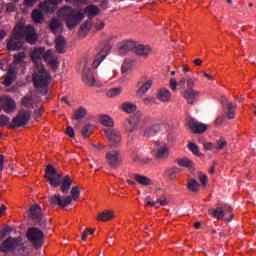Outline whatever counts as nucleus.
<instances>
[{"label": "nucleus", "instance_id": "nucleus-34", "mask_svg": "<svg viewBox=\"0 0 256 256\" xmlns=\"http://www.w3.org/2000/svg\"><path fill=\"white\" fill-rule=\"evenodd\" d=\"M115 215H113V212L111 211H104L98 215V221H111Z\"/></svg>", "mask_w": 256, "mask_h": 256}, {"label": "nucleus", "instance_id": "nucleus-17", "mask_svg": "<svg viewBox=\"0 0 256 256\" xmlns=\"http://www.w3.org/2000/svg\"><path fill=\"white\" fill-rule=\"evenodd\" d=\"M82 81L88 87H93V85H95V76L93 75L91 68L85 66V64L82 72Z\"/></svg>", "mask_w": 256, "mask_h": 256}, {"label": "nucleus", "instance_id": "nucleus-33", "mask_svg": "<svg viewBox=\"0 0 256 256\" xmlns=\"http://www.w3.org/2000/svg\"><path fill=\"white\" fill-rule=\"evenodd\" d=\"M200 187L201 185L199 184V182H197V180L190 179L188 181L187 188L189 189V191H192V193H197Z\"/></svg>", "mask_w": 256, "mask_h": 256}, {"label": "nucleus", "instance_id": "nucleus-57", "mask_svg": "<svg viewBox=\"0 0 256 256\" xmlns=\"http://www.w3.org/2000/svg\"><path fill=\"white\" fill-rule=\"evenodd\" d=\"M223 121H225V116H218L214 122V125L219 126L223 124Z\"/></svg>", "mask_w": 256, "mask_h": 256}, {"label": "nucleus", "instance_id": "nucleus-4", "mask_svg": "<svg viewBox=\"0 0 256 256\" xmlns=\"http://www.w3.org/2000/svg\"><path fill=\"white\" fill-rule=\"evenodd\" d=\"M60 17L65 21L69 31L75 29L77 25L85 19V13L81 9H74L70 6H64L59 10Z\"/></svg>", "mask_w": 256, "mask_h": 256}, {"label": "nucleus", "instance_id": "nucleus-9", "mask_svg": "<svg viewBox=\"0 0 256 256\" xmlns=\"http://www.w3.org/2000/svg\"><path fill=\"white\" fill-rule=\"evenodd\" d=\"M49 203L51 207H60L65 209L71 205V196H61V194H54L49 197Z\"/></svg>", "mask_w": 256, "mask_h": 256}, {"label": "nucleus", "instance_id": "nucleus-23", "mask_svg": "<svg viewBox=\"0 0 256 256\" xmlns=\"http://www.w3.org/2000/svg\"><path fill=\"white\" fill-rule=\"evenodd\" d=\"M133 179H135L137 183L143 185L144 187H149V185H153V180L141 174H133Z\"/></svg>", "mask_w": 256, "mask_h": 256}, {"label": "nucleus", "instance_id": "nucleus-40", "mask_svg": "<svg viewBox=\"0 0 256 256\" xmlns=\"http://www.w3.org/2000/svg\"><path fill=\"white\" fill-rule=\"evenodd\" d=\"M188 149L193 153V155H196V157H201V151L199 150V146L195 142H190L188 144Z\"/></svg>", "mask_w": 256, "mask_h": 256}, {"label": "nucleus", "instance_id": "nucleus-8", "mask_svg": "<svg viewBox=\"0 0 256 256\" xmlns=\"http://www.w3.org/2000/svg\"><path fill=\"white\" fill-rule=\"evenodd\" d=\"M30 217L35 221V224L40 227H45V225H47V220L45 219V216H43L39 204H33L30 207Z\"/></svg>", "mask_w": 256, "mask_h": 256}, {"label": "nucleus", "instance_id": "nucleus-51", "mask_svg": "<svg viewBox=\"0 0 256 256\" xmlns=\"http://www.w3.org/2000/svg\"><path fill=\"white\" fill-rule=\"evenodd\" d=\"M95 233V230L88 228L82 233V241H85L89 235H93Z\"/></svg>", "mask_w": 256, "mask_h": 256}, {"label": "nucleus", "instance_id": "nucleus-60", "mask_svg": "<svg viewBox=\"0 0 256 256\" xmlns=\"http://www.w3.org/2000/svg\"><path fill=\"white\" fill-rule=\"evenodd\" d=\"M170 89H172V91H175L177 89V80L170 79Z\"/></svg>", "mask_w": 256, "mask_h": 256}, {"label": "nucleus", "instance_id": "nucleus-38", "mask_svg": "<svg viewBox=\"0 0 256 256\" xmlns=\"http://www.w3.org/2000/svg\"><path fill=\"white\" fill-rule=\"evenodd\" d=\"M165 173L170 179H175L177 177V174L181 173V169L177 167H171L168 168Z\"/></svg>", "mask_w": 256, "mask_h": 256}, {"label": "nucleus", "instance_id": "nucleus-24", "mask_svg": "<svg viewBox=\"0 0 256 256\" xmlns=\"http://www.w3.org/2000/svg\"><path fill=\"white\" fill-rule=\"evenodd\" d=\"M84 12L88 14V19L91 21L93 17H97V15H99L100 10L99 7L91 4L85 8Z\"/></svg>", "mask_w": 256, "mask_h": 256}, {"label": "nucleus", "instance_id": "nucleus-6", "mask_svg": "<svg viewBox=\"0 0 256 256\" xmlns=\"http://www.w3.org/2000/svg\"><path fill=\"white\" fill-rule=\"evenodd\" d=\"M51 80V74L45 70L44 66L37 67L33 75V83L36 89H42L43 93H47V86Z\"/></svg>", "mask_w": 256, "mask_h": 256}, {"label": "nucleus", "instance_id": "nucleus-13", "mask_svg": "<svg viewBox=\"0 0 256 256\" xmlns=\"http://www.w3.org/2000/svg\"><path fill=\"white\" fill-rule=\"evenodd\" d=\"M138 90L136 92L137 97H143L147 91L153 87V80L148 79L147 76H143L137 83Z\"/></svg>", "mask_w": 256, "mask_h": 256}, {"label": "nucleus", "instance_id": "nucleus-55", "mask_svg": "<svg viewBox=\"0 0 256 256\" xmlns=\"http://www.w3.org/2000/svg\"><path fill=\"white\" fill-rule=\"evenodd\" d=\"M66 134L68 135V137H71V138L75 137V130L73 129V127L68 126L66 128Z\"/></svg>", "mask_w": 256, "mask_h": 256}, {"label": "nucleus", "instance_id": "nucleus-15", "mask_svg": "<svg viewBox=\"0 0 256 256\" xmlns=\"http://www.w3.org/2000/svg\"><path fill=\"white\" fill-rule=\"evenodd\" d=\"M111 50V45H109V42H106L104 45V48L96 55V58L94 59L92 63V67L94 69H97L99 65L103 62V59L109 55V51Z\"/></svg>", "mask_w": 256, "mask_h": 256}, {"label": "nucleus", "instance_id": "nucleus-45", "mask_svg": "<svg viewBox=\"0 0 256 256\" xmlns=\"http://www.w3.org/2000/svg\"><path fill=\"white\" fill-rule=\"evenodd\" d=\"M117 95H121V88H111L107 92V97H117Z\"/></svg>", "mask_w": 256, "mask_h": 256}, {"label": "nucleus", "instance_id": "nucleus-7", "mask_svg": "<svg viewBox=\"0 0 256 256\" xmlns=\"http://www.w3.org/2000/svg\"><path fill=\"white\" fill-rule=\"evenodd\" d=\"M26 237L34 249H41L45 243V234L37 227H31L26 232Z\"/></svg>", "mask_w": 256, "mask_h": 256}, {"label": "nucleus", "instance_id": "nucleus-22", "mask_svg": "<svg viewBox=\"0 0 256 256\" xmlns=\"http://www.w3.org/2000/svg\"><path fill=\"white\" fill-rule=\"evenodd\" d=\"M2 103L4 106V111H6V113H13V111H15V100L9 97H4L2 98Z\"/></svg>", "mask_w": 256, "mask_h": 256}, {"label": "nucleus", "instance_id": "nucleus-41", "mask_svg": "<svg viewBox=\"0 0 256 256\" xmlns=\"http://www.w3.org/2000/svg\"><path fill=\"white\" fill-rule=\"evenodd\" d=\"M81 196V190L79 189V187L74 186L71 189V203H73V201H77L78 198Z\"/></svg>", "mask_w": 256, "mask_h": 256}, {"label": "nucleus", "instance_id": "nucleus-5", "mask_svg": "<svg viewBox=\"0 0 256 256\" xmlns=\"http://www.w3.org/2000/svg\"><path fill=\"white\" fill-rule=\"evenodd\" d=\"M121 53H129V51H133L136 55L140 57H147L151 53V48L149 46L137 44L132 41H124L118 45Z\"/></svg>", "mask_w": 256, "mask_h": 256}, {"label": "nucleus", "instance_id": "nucleus-63", "mask_svg": "<svg viewBox=\"0 0 256 256\" xmlns=\"http://www.w3.org/2000/svg\"><path fill=\"white\" fill-rule=\"evenodd\" d=\"M132 160L134 163H137V161H141V158L139 157V154L137 152L132 153Z\"/></svg>", "mask_w": 256, "mask_h": 256}, {"label": "nucleus", "instance_id": "nucleus-59", "mask_svg": "<svg viewBox=\"0 0 256 256\" xmlns=\"http://www.w3.org/2000/svg\"><path fill=\"white\" fill-rule=\"evenodd\" d=\"M37 3V0H24L25 7H33Z\"/></svg>", "mask_w": 256, "mask_h": 256}, {"label": "nucleus", "instance_id": "nucleus-29", "mask_svg": "<svg viewBox=\"0 0 256 256\" xmlns=\"http://www.w3.org/2000/svg\"><path fill=\"white\" fill-rule=\"evenodd\" d=\"M48 27L52 33H57L59 29H63V24L59 20L53 18L52 21L48 24Z\"/></svg>", "mask_w": 256, "mask_h": 256}, {"label": "nucleus", "instance_id": "nucleus-44", "mask_svg": "<svg viewBox=\"0 0 256 256\" xmlns=\"http://www.w3.org/2000/svg\"><path fill=\"white\" fill-rule=\"evenodd\" d=\"M22 105L24 107H31L33 109V98L31 96H25L22 99Z\"/></svg>", "mask_w": 256, "mask_h": 256}, {"label": "nucleus", "instance_id": "nucleus-32", "mask_svg": "<svg viewBox=\"0 0 256 256\" xmlns=\"http://www.w3.org/2000/svg\"><path fill=\"white\" fill-rule=\"evenodd\" d=\"M209 214L216 219H223L225 217V212H223V208L217 207L216 209H210Z\"/></svg>", "mask_w": 256, "mask_h": 256}, {"label": "nucleus", "instance_id": "nucleus-26", "mask_svg": "<svg viewBox=\"0 0 256 256\" xmlns=\"http://www.w3.org/2000/svg\"><path fill=\"white\" fill-rule=\"evenodd\" d=\"M65 45H67V43L65 42V38L63 36H58L55 40V47L57 53H65Z\"/></svg>", "mask_w": 256, "mask_h": 256}, {"label": "nucleus", "instance_id": "nucleus-1", "mask_svg": "<svg viewBox=\"0 0 256 256\" xmlns=\"http://www.w3.org/2000/svg\"><path fill=\"white\" fill-rule=\"evenodd\" d=\"M25 38L30 45H35V43H37L38 36L35 32V27L32 25L26 27L16 25L7 43L8 51H19V49L23 47V39Z\"/></svg>", "mask_w": 256, "mask_h": 256}, {"label": "nucleus", "instance_id": "nucleus-47", "mask_svg": "<svg viewBox=\"0 0 256 256\" xmlns=\"http://www.w3.org/2000/svg\"><path fill=\"white\" fill-rule=\"evenodd\" d=\"M16 256H27L29 253L27 252V248L25 246H18Z\"/></svg>", "mask_w": 256, "mask_h": 256}, {"label": "nucleus", "instance_id": "nucleus-12", "mask_svg": "<svg viewBox=\"0 0 256 256\" xmlns=\"http://www.w3.org/2000/svg\"><path fill=\"white\" fill-rule=\"evenodd\" d=\"M106 162L111 169H117L121 165L122 157L119 150H111L106 153Z\"/></svg>", "mask_w": 256, "mask_h": 256}, {"label": "nucleus", "instance_id": "nucleus-19", "mask_svg": "<svg viewBox=\"0 0 256 256\" xmlns=\"http://www.w3.org/2000/svg\"><path fill=\"white\" fill-rule=\"evenodd\" d=\"M137 127H139V117L137 114L124 122V129L127 133H133Z\"/></svg>", "mask_w": 256, "mask_h": 256}, {"label": "nucleus", "instance_id": "nucleus-62", "mask_svg": "<svg viewBox=\"0 0 256 256\" xmlns=\"http://www.w3.org/2000/svg\"><path fill=\"white\" fill-rule=\"evenodd\" d=\"M96 31H101L102 29H105V23L99 22L95 24Z\"/></svg>", "mask_w": 256, "mask_h": 256}, {"label": "nucleus", "instance_id": "nucleus-49", "mask_svg": "<svg viewBox=\"0 0 256 256\" xmlns=\"http://www.w3.org/2000/svg\"><path fill=\"white\" fill-rule=\"evenodd\" d=\"M25 59V53L20 52L18 54L14 55V62L17 63H23V60Z\"/></svg>", "mask_w": 256, "mask_h": 256}, {"label": "nucleus", "instance_id": "nucleus-2", "mask_svg": "<svg viewBox=\"0 0 256 256\" xmlns=\"http://www.w3.org/2000/svg\"><path fill=\"white\" fill-rule=\"evenodd\" d=\"M45 179L50 183L51 187H60V191L64 195L69 193V189H71V186L73 185L71 176L66 175L62 177L51 164L45 169Z\"/></svg>", "mask_w": 256, "mask_h": 256}, {"label": "nucleus", "instance_id": "nucleus-46", "mask_svg": "<svg viewBox=\"0 0 256 256\" xmlns=\"http://www.w3.org/2000/svg\"><path fill=\"white\" fill-rule=\"evenodd\" d=\"M195 81H197V79L187 78V80H186V85H187L186 91H195L193 89V87H195Z\"/></svg>", "mask_w": 256, "mask_h": 256}, {"label": "nucleus", "instance_id": "nucleus-14", "mask_svg": "<svg viewBox=\"0 0 256 256\" xmlns=\"http://www.w3.org/2000/svg\"><path fill=\"white\" fill-rule=\"evenodd\" d=\"M18 247H19V242L17 241V239L13 237H8L0 245V252L11 253V251H15V249H17Z\"/></svg>", "mask_w": 256, "mask_h": 256}, {"label": "nucleus", "instance_id": "nucleus-28", "mask_svg": "<svg viewBox=\"0 0 256 256\" xmlns=\"http://www.w3.org/2000/svg\"><path fill=\"white\" fill-rule=\"evenodd\" d=\"M176 163L180 167H185L186 169H193V167H195V163L189 158L177 159Z\"/></svg>", "mask_w": 256, "mask_h": 256}, {"label": "nucleus", "instance_id": "nucleus-48", "mask_svg": "<svg viewBox=\"0 0 256 256\" xmlns=\"http://www.w3.org/2000/svg\"><path fill=\"white\" fill-rule=\"evenodd\" d=\"M225 147H227V141L223 138H220L218 141H217V147L216 149L218 151H221V149H225Z\"/></svg>", "mask_w": 256, "mask_h": 256}, {"label": "nucleus", "instance_id": "nucleus-39", "mask_svg": "<svg viewBox=\"0 0 256 256\" xmlns=\"http://www.w3.org/2000/svg\"><path fill=\"white\" fill-rule=\"evenodd\" d=\"M137 109V106L131 102H126L122 104V111L125 113H133Z\"/></svg>", "mask_w": 256, "mask_h": 256}, {"label": "nucleus", "instance_id": "nucleus-64", "mask_svg": "<svg viewBox=\"0 0 256 256\" xmlns=\"http://www.w3.org/2000/svg\"><path fill=\"white\" fill-rule=\"evenodd\" d=\"M143 101L145 105H151L152 103H154L155 100L151 97H147V98H144Z\"/></svg>", "mask_w": 256, "mask_h": 256}, {"label": "nucleus", "instance_id": "nucleus-56", "mask_svg": "<svg viewBox=\"0 0 256 256\" xmlns=\"http://www.w3.org/2000/svg\"><path fill=\"white\" fill-rule=\"evenodd\" d=\"M199 180L200 183H202V185L205 187V185H207V175L200 173L199 174Z\"/></svg>", "mask_w": 256, "mask_h": 256}, {"label": "nucleus", "instance_id": "nucleus-35", "mask_svg": "<svg viewBox=\"0 0 256 256\" xmlns=\"http://www.w3.org/2000/svg\"><path fill=\"white\" fill-rule=\"evenodd\" d=\"M100 122L104 127H113V125H115L113 119L109 115L100 116Z\"/></svg>", "mask_w": 256, "mask_h": 256}, {"label": "nucleus", "instance_id": "nucleus-54", "mask_svg": "<svg viewBox=\"0 0 256 256\" xmlns=\"http://www.w3.org/2000/svg\"><path fill=\"white\" fill-rule=\"evenodd\" d=\"M144 203L145 205H150V207H155V205H157V202L153 201L149 196L144 199Z\"/></svg>", "mask_w": 256, "mask_h": 256}, {"label": "nucleus", "instance_id": "nucleus-11", "mask_svg": "<svg viewBox=\"0 0 256 256\" xmlns=\"http://www.w3.org/2000/svg\"><path fill=\"white\" fill-rule=\"evenodd\" d=\"M104 133L111 148L121 145V132H119V130L108 128L104 130Z\"/></svg>", "mask_w": 256, "mask_h": 256}, {"label": "nucleus", "instance_id": "nucleus-53", "mask_svg": "<svg viewBox=\"0 0 256 256\" xmlns=\"http://www.w3.org/2000/svg\"><path fill=\"white\" fill-rule=\"evenodd\" d=\"M9 123V117L5 115L0 116V127H5Z\"/></svg>", "mask_w": 256, "mask_h": 256}, {"label": "nucleus", "instance_id": "nucleus-27", "mask_svg": "<svg viewBox=\"0 0 256 256\" xmlns=\"http://www.w3.org/2000/svg\"><path fill=\"white\" fill-rule=\"evenodd\" d=\"M157 97L159 101H162L163 103H167V101L171 99V92H169V90H167L166 88H161L158 91Z\"/></svg>", "mask_w": 256, "mask_h": 256}, {"label": "nucleus", "instance_id": "nucleus-10", "mask_svg": "<svg viewBox=\"0 0 256 256\" xmlns=\"http://www.w3.org/2000/svg\"><path fill=\"white\" fill-rule=\"evenodd\" d=\"M30 119H31V112L27 110H20L18 115L13 118L11 127H13V129L17 127H23V125H27L29 123Z\"/></svg>", "mask_w": 256, "mask_h": 256}, {"label": "nucleus", "instance_id": "nucleus-3", "mask_svg": "<svg viewBox=\"0 0 256 256\" xmlns=\"http://www.w3.org/2000/svg\"><path fill=\"white\" fill-rule=\"evenodd\" d=\"M31 59L35 63L36 68L43 67V64H41L42 59L45 63H48L53 71H57L59 67V62L53 50L45 51L44 47L35 48L31 53Z\"/></svg>", "mask_w": 256, "mask_h": 256}, {"label": "nucleus", "instance_id": "nucleus-61", "mask_svg": "<svg viewBox=\"0 0 256 256\" xmlns=\"http://www.w3.org/2000/svg\"><path fill=\"white\" fill-rule=\"evenodd\" d=\"M156 203H159L160 205H162V207H165V205H169V202L167 201L166 198L164 199L158 198Z\"/></svg>", "mask_w": 256, "mask_h": 256}, {"label": "nucleus", "instance_id": "nucleus-21", "mask_svg": "<svg viewBox=\"0 0 256 256\" xmlns=\"http://www.w3.org/2000/svg\"><path fill=\"white\" fill-rule=\"evenodd\" d=\"M161 131V124H153L145 129L144 137H155Z\"/></svg>", "mask_w": 256, "mask_h": 256}, {"label": "nucleus", "instance_id": "nucleus-18", "mask_svg": "<svg viewBox=\"0 0 256 256\" xmlns=\"http://www.w3.org/2000/svg\"><path fill=\"white\" fill-rule=\"evenodd\" d=\"M157 152L155 153V158L160 161H165V159L169 158V147L167 144L161 145V143L156 142Z\"/></svg>", "mask_w": 256, "mask_h": 256}, {"label": "nucleus", "instance_id": "nucleus-30", "mask_svg": "<svg viewBox=\"0 0 256 256\" xmlns=\"http://www.w3.org/2000/svg\"><path fill=\"white\" fill-rule=\"evenodd\" d=\"M91 25H92L91 20H87L86 22L81 24L80 30H79V36L80 37H85V34L90 31Z\"/></svg>", "mask_w": 256, "mask_h": 256}, {"label": "nucleus", "instance_id": "nucleus-58", "mask_svg": "<svg viewBox=\"0 0 256 256\" xmlns=\"http://www.w3.org/2000/svg\"><path fill=\"white\" fill-rule=\"evenodd\" d=\"M5 169V156L0 154V172Z\"/></svg>", "mask_w": 256, "mask_h": 256}, {"label": "nucleus", "instance_id": "nucleus-20", "mask_svg": "<svg viewBox=\"0 0 256 256\" xmlns=\"http://www.w3.org/2000/svg\"><path fill=\"white\" fill-rule=\"evenodd\" d=\"M183 97L186 99L189 105H193L194 103H197V99H199V91L185 90Z\"/></svg>", "mask_w": 256, "mask_h": 256}, {"label": "nucleus", "instance_id": "nucleus-52", "mask_svg": "<svg viewBox=\"0 0 256 256\" xmlns=\"http://www.w3.org/2000/svg\"><path fill=\"white\" fill-rule=\"evenodd\" d=\"M15 9H17V5H15L13 2H10L6 5V11H8V13H13Z\"/></svg>", "mask_w": 256, "mask_h": 256}, {"label": "nucleus", "instance_id": "nucleus-37", "mask_svg": "<svg viewBox=\"0 0 256 256\" xmlns=\"http://www.w3.org/2000/svg\"><path fill=\"white\" fill-rule=\"evenodd\" d=\"M133 69V60L126 59L124 63L122 64V73L125 75L129 73Z\"/></svg>", "mask_w": 256, "mask_h": 256}, {"label": "nucleus", "instance_id": "nucleus-36", "mask_svg": "<svg viewBox=\"0 0 256 256\" xmlns=\"http://www.w3.org/2000/svg\"><path fill=\"white\" fill-rule=\"evenodd\" d=\"M43 19H44V16L41 10L35 9L32 11V20L34 21V23H41Z\"/></svg>", "mask_w": 256, "mask_h": 256}, {"label": "nucleus", "instance_id": "nucleus-42", "mask_svg": "<svg viewBox=\"0 0 256 256\" xmlns=\"http://www.w3.org/2000/svg\"><path fill=\"white\" fill-rule=\"evenodd\" d=\"M227 110H228V113H227V117L228 119H235V105H233V103L231 102H228L227 103Z\"/></svg>", "mask_w": 256, "mask_h": 256}, {"label": "nucleus", "instance_id": "nucleus-43", "mask_svg": "<svg viewBox=\"0 0 256 256\" xmlns=\"http://www.w3.org/2000/svg\"><path fill=\"white\" fill-rule=\"evenodd\" d=\"M85 115H87V110L81 107L75 112L74 119H76V121H79L80 119H83Z\"/></svg>", "mask_w": 256, "mask_h": 256}, {"label": "nucleus", "instance_id": "nucleus-31", "mask_svg": "<svg viewBox=\"0 0 256 256\" xmlns=\"http://www.w3.org/2000/svg\"><path fill=\"white\" fill-rule=\"evenodd\" d=\"M93 131H94L93 125L87 124L81 129V135L82 137H84V139H87L91 137V135L93 134Z\"/></svg>", "mask_w": 256, "mask_h": 256}, {"label": "nucleus", "instance_id": "nucleus-25", "mask_svg": "<svg viewBox=\"0 0 256 256\" xmlns=\"http://www.w3.org/2000/svg\"><path fill=\"white\" fill-rule=\"evenodd\" d=\"M15 77H16L15 70L13 68H9L4 79L5 87H11V85L15 81Z\"/></svg>", "mask_w": 256, "mask_h": 256}, {"label": "nucleus", "instance_id": "nucleus-50", "mask_svg": "<svg viewBox=\"0 0 256 256\" xmlns=\"http://www.w3.org/2000/svg\"><path fill=\"white\" fill-rule=\"evenodd\" d=\"M220 208L223 209L224 216L233 213V208L229 204H224Z\"/></svg>", "mask_w": 256, "mask_h": 256}, {"label": "nucleus", "instance_id": "nucleus-16", "mask_svg": "<svg viewBox=\"0 0 256 256\" xmlns=\"http://www.w3.org/2000/svg\"><path fill=\"white\" fill-rule=\"evenodd\" d=\"M188 127L192 131V133L201 135L207 131V125L203 123H199L195 118H191L188 121Z\"/></svg>", "mask_w": 256, "mask_h": 256}]
</instances>
